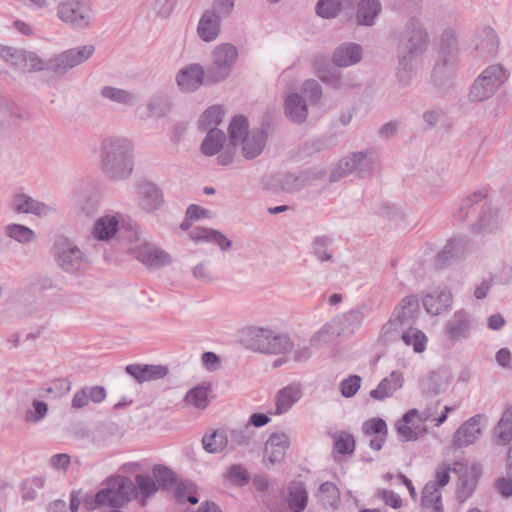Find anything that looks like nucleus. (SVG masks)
<instances>
[{"instance_id": "obj_56", "label": "nucleus", "mask_w": 512, "mask_h": 512, "mask_svg": "<svg viewBox=\"0 0 512 512\" xmlns=\"http://www.w3.org/2000/svg\"><path fill=\"white\" fill-rule=\"evenodd\" d=\"M487 196L485 190H477L471 195L467 196L463 199L458 212L455 214V218L458 221H464L468 216V209L471 208L474 204L482 201Z\"/></svg>"}, {"instance_id": "obj_9", "label": "nucleus", "mask_w": 512, "mask_h": 512, "mask_svg": "<svg viewBox=\"0 0 512 512\" xmlns=\"http://www.w3.org/2000/svg\"><path fill=\"white\" fill-rule=\"evenodd\" d=\"M454 468L449 464L442 463L435 471V479L426 483L422 491V505L430 512H443L442 496L440 488L448 484L450 471H457L460 463L456 462Z\"/></svg>"}, {"instance_id": "obj_28", "label": "nucleus", "mask_w": 512, "mask_h": 512, "mask_svg": "<svg viewBox=\"0 0 512 512\" xmlns=\"http://www.w3.org/2000/svg\"><path fill=\"white\" fill-rule=\"evenodd\" d=\"M119 214H106L98 218L92 229V236L100 241L110 240L118 231Z\"/></svg>"}, {"instance_id": "obj_33", "label": "nucleus", "mask_w": 512, "mask_h": 512, "mask_svg": "<svg viewBox=\"0 0 512 512\" xmlns=\"http://www.w3.org/2000/svg\"><path fill=\"white\" fill-rule=\"evenodd\" d=\"M334 320L341 335H351L360 328L364 320V313L359 309H352Z\"/></svg>"}, {"instance_id": "obj_5", "label": "nucleus", "mask_w": 512, "mask_h": 512, "mask_svg": "<svg viewBox=\"0 0 512 512\" xmlns=\"http://www.w3.org/2000/svg\"><path fill=\"white\" fill-rule=\"evenodd\" d=\"M136 493L133 481L125 476H112L107 479L106 487L99 490L94 498L85 501L87 509H95L99 506L120 508L126 504Z\"/></svg>"}, {"instance_id": "obj_36", "label": "nucleus", "mask_w": 512, "mask_h": 512, "mask_svg": "<svg viewBox=\"0 0 512 512\" xmlns=\"http://www.w3.org/2000/svg\"><path fill=\"white\" fill-rule=\"evenodd\" d=\"M288 505L293 512H302L307 506L308 494L304 483L292 482L288 487Z\"/></svg>"}, {"instance_id": "obj_24", "label": "nucleus", "mask_w": 512, "mask_h": 512, "mask_svg": "<svg viewBox=\"0 0 512 512\" xmlns=\"http://www.w3.org/2000/svg\"><path fill=\"white\" fill-rule=\"evenodd\" d=\"M362 59V47L359 44L346 42L339 45L333 52L332 62L337 67H349Z\"/></svg>"}, {"instance_id": "obj_64", "label": "nucleus", "mask_w": 512, "mask_h": 512, "mask_svg": "<svg viewBox=\"0 0 512 512\" xmlns=\"http://www.w3.org/2000/svg\"><path fill=\"white\" fill-rule=\"evenodd\" d=\"M32 406V410H27L25 419L30 423H38L47 415L48 405L43 401L34 400Z\"/></svg>"}, {"instance_id": "obj_7", "label": "nucleus", "mask_w": 512, "mask_h": 512, "mask_svg": "<svg viewBox=\"0 0 512 512\" xmlns=\"http://www.w3.org/2000/svg\"><path fill=\"white\" fill-rule=\"evenodd\" d=\"M212 63L206 70L208 83H219L229 77L238 59V50L231 43L217 45L211 54Z\"/></svg>"}, {"instance_id": "obj_63", "label": "nucleus", "mask_w": 512, "mask_h": 512, "mask_svg": "<svg viewBox=\"0 0 512 512\" xmlns=\"http://www.w3.org/2000/svg\"><path fill=\"white\" fill-rule=\"evenodd\" d=\"M135 482L144 497H150L158 490L157 484L152 476L136 475Z\"/></svg>"}, {"instance_id": "obj_17", "label": "nucleus", "mask_w": 512, "mask_h": 512, "mask_svg": "<svg viewBox=\"0 0 512 512\" xmlns=\"http://www.w3.org/2000/svg\"><path fill=\"white\" fill-rule=\"evenodd\" d=\"M473 330L471 315L464 309L454 312L445 325V335L451 341L466 339Z\"/></svg>"}, {"instance_id": "obj_57", "label": "nucleus", "mask_w": 512, "mask_h": 512, "mask_svg": "<svg viewBox=\"0 0 512 512\" xmlns=\"http://www.w3.org/2000/svg\"><path fill=\"white\" fill-rule=\"evenodd\" d=\"M227 436V449L236 450L238 447L247 446L249 444V435L245 429L225 430Z\"/></svg>"}, {"instance_id": "obj_35", "label": "nucleus", "mask_w": 512, "mask_h": 512, "mask_svg": "<svg viewBox=\"0 0 512 512\" xmlns=\"http://www.w3.org/2000/svg\"><path fill=\"white\" fill-rule=\"evenodd\" d=\"M419 309V302L416 296L404 297L399 306L393 312V320L400 324L409 323L416 315Z\"/></svg>"}, {"instance_id": "obj_43", "label": "nucleus", "mask_w": 512, "mask_h": 512, "mask_svg": "<svg viewBox=\"0 0 512 512\" xmlns=\"http://www.w3.org/2000/svg\"><path fill=\"white\" fill-rule=\"evenodd\" d=\"M466 243L462 239H452L447 242L443 250L437 256V262L445 265L450 260L458 257L465 250Z\"/></svg>"}, {"instance_id": "obj_42", "label": "nucleus", "mask_w": 512, "mask_h": 512, "mask_svg": "<svg viewBox=\"0 0 512 512\" xmlns=\"http://www.w3.org/2000/svg\"><path fill=\"white\" fill-rule=\"evenodd\" d=\"M203 447L208 453H221L227 449L225 430H216L202 439Z\"/></svg>"}, {"instance_id": "obj_61", "label": "nucleus", "mask_w": 512, "mask_h": 512, "mask_svg": "<svg viewBox=\"0 0 512 512\" xmlns=\"http://www.w3.org/2000/svg\"><path fill=\"white\" fill-rule=\"evenodd\" d=\"M500 226L497 217L484 213L478 222L474 225V231L477 233H492L495 232Z\"/></svg>"}, {"instance_id": "obj_53", "label": "nucleus", "mask_w": 512, "mask_h": 512, "mask_svg": "<svg viewBox=\"0 0 512 512\" xmlns=\"http://www.w3.org/2000/svg\"><path fill=\"white\" fill-rule=\"evenodd\" d=\"M75 204L82 213L90 217L98 210L100 200L95 194L85 193L77 196Z\"/></svg>"}, {"instance_id": "obj_25", "label": "nucleus", "mask_w": 512, "mask_h": 512, "mask_svg": "<svg viewBox=\"0 0 512 512\" xmlns=\"http://www.w3.org/2000/svg\"><path fill=\"white\" fill-rule=\"evenodd\" d=\"M451 380L452 377L447 371H432L420 380V387L424 394L438 395L448 389Z\"/></svg>"}, {"instance_id": "obj_59", "label": "nucleus", "mask_w": 512, "mask_h": 512, "mask_svg": "<svg viewBox=\"0 0 512 512\" xmlns=\"http://www.w3.org/2000/svg\"><path fill=\"white\" fill-rule=\"evenodd\" d=\"M302 94L311 104H317L322 97L321 85L315 79H307L301 87Z\"/></svg>"}, {"instance_id": "obj_60", "label": "nucleus", "mask_w": 512, "mask_h": 512, "mask_svg": "<svg viewBox=\"0 0 512 512\" xmlns=\"http://www.w3.org/2000/svg\"><path fill=\"white\" fill-rule=\"evenodd\" d=\"M362 379L359 375H350L339 383L341 395L345 398L353 397L361 387Z\"/></svg>"}, {"instance_id": "obj_52", "label": "nucleus", "mask_w": 512, "mask_h": 512, "mask_svg": "<svg viewBox=\"0 0 512 512\" xmlns=\"http://www.w3.org/2000/svg\"><path fill=\"white\" fill-rule=\"evenodd\" d=\"M152 473L156 484L163 488H170L177 483V475L164 465H155Z\"/></svg>"}, {"instance_id": "obj_48", "label": "nucleus", "mask_w": 512, "mask_h": 512, "mask_svg": "<svg viewBox=\"0 0 512 512\" xmlns=\"http://www.w3.org/2000/svg\"><path fill=\"white\" fill-rule=\"evenodd\" d=\"M338 336H341V333L338 329V326L333 319L329 323L325 324L310 340L312 346H317L324 343L332 342Z\"/></svg>"}, {"instance_id": "obj_8", "label": "nucleus", "mask_w": 512, "mask_h": 512, "mask_svg": "<svg viewBox=\"0 0 512 512\" xmlns=\"http://www.w3.org/2000/svg\"><path fill=\"white\" fill-rule=\"evenodd\" d=\"M229 145L240 149L244 158L254 159L264 150L267 140V130H228Z\"/></svg>"}, {"instance_id": "obj_4", "label": "nucleus", "mask_w": 512, "mask_h": 512, "mask_svg": "<svg viewBox=\"0 0 512 512\" xmlns=\"http://www.w3.org/2000/svg\"><path fill=\"white\" fill-rule=\"evenodd\" d=\"M243 343L252 351L273 355L291 352L294 347L287 334L257 326L243 332Z\"/></svg>"}, {"instance_id": "obj_39", "label": "nucleus", "mask_w": 512, "mask_h": 512, "mask_svg": "<svg viewBox=\"0 0 512 512\" xmlns=\"http://www.w3.org/2000/svg\"><path fill=\"white\" fill-rule=\"evenodd\" d=\"M226 108L222 104H215L208 107L198 119V128H218L224 116Z\"/></svg>"}, {"instance_id": "obj_41", "label": "nucleus", "mask_w": 512, "mask_h": 512, "mask_svg": "<svg viewBox=\"0 0 512 512\" xmlns=\"http://www.w3.org/2000/svg\"><path fill=\"white\" fill-rule=\"evenodd\" d=\"M498 443L506 445L512 440V410L503 412L494 430Z\"/></svg>"}, {"instance_id": "obj_2", "label": "nucleus", "mask_w": 512, "mask_h": 512, "mask_svg": "<svg viewBox=\"0 0 512 512\" xmlns=\"http://www.w3.org/2000/svg\"><path fill=\"white\" fill-rule=\"evenodd\" d=\"M103 172L113 180L128 179L135 166V146L126 137H108L100 147Z\"/></svg>"}, {"instance_id": "obj_11", "label": "nucleus", "mask_w": 512, "mask_h": 512, "mask_svg": "<svg viewBox=\"0 0 512 512\" xmlns=\"http://www.w3.org/2000/svg\"><path fill=\"white\" fill-rule=\"evenodd\" d=\"M57 17L75 29L89 27L93 13L91 8L79 0H64L57 5Z\"/></svg>"}, {"instance_id": "obj_45", "label": "nucleus", "mask_w": 512, "mask_h": 512, "mask_svg": "<svg viewBox=\"0 0 512 512\" xmlns=\"http://www.w3.org/2000/svg\"><path fill=\"white\" fill-rule=\"evenodd\" d=\"M5 234L9 238L22 244L32 242L36 237L35 232L32 229L25 225L16 223L7 225L5 227Z\"/></svg>"}, {"instance_id": "obj_38", "label": "nucleus", "mask_w": 512, "mask_h": 512, "mask_svg": "<svg viewBox=\"0 0 512 512\" xmlns=\"http://www.w3.org/2000/svg\"><path fill=\"white\" fill-rule=\"evenodd\" d=\"M333 238L327 235L316 236L310 244V253L320 262L332 261L333 252L330 246Z\"/></svg>"}, {"instance_id": "obj_29", "label": "nucleus", "mask_w": 512, "mask_h": 512, "mask_svg": "<svg viewBox=\"0 0 512 512\" xmlns=\"http://www.w3.org/2000/svg\"><path fill=\"white\" fill-rule=\"evenodd\" d=\"M221 19L217 14L205 11L201 16L197 33L201 40L205 42L214 41L220 33Z\"/></svg>"}, {"instance_id": "obj_12", "label": "nucleus", "mask_w": 512, "mask_h": 512, "mask_svg": "<svg viewBox=\"0 0 512 512\" xmlns=\"http://www.w3.org/2000/svg\"><path fill=\"white\" fill-rule=\"evenodd\" d=\"M457 51L458 39L456 33L451 29L445 30L440 41V54L442 59L435 64L432 72L435 81H442V79L452 76L454 66L453 56Z\"/></svg>"}, {"instance_id": "obj_23", "label": "nucleus", "mask_w": 512, "mask_h": 512, "mask_svg": "<svg viewBox=\"0 0 512 512\" xmlns=\"http://www.w3.org/2000/svg\"><path fill=\"white\" fill-rule=\"evenodd\" d=\"M302 397L300 383H291L280 389L275 396V414L287 413Z\"/></svg>"}, {"instance_id": "obj_51", "label": "nucleus", "mask_w": 512, "mask_h": 512, "mask_svg": "<svg viewBox=\"0 0 512 512\" xmlns=\"http://www.w3.org/2000/svg\"><path fill=\"white\" fill-rule=\"evenodd\" d=\"M71 389V383L65 378L52 381L49 386L41 389V396L56 399L67 394Z\"/></svg>"}, {"instance_id": "obj_49", "label": "nucleus", "mask_w": 512, "mask_h": 512, "mask_svg": "<svg viewBox=\"0 0 512 512\" xmlns=\"http://www.w3.org/2000/svg\"><path fill=\"white\" fill-rule=\"evenodd\" d=\"M354 164L352 153L341 158L330 173V182H337L347 175L355 173Z\"/></svg>"}, {"instance_id": "obj_15", "label": "nucleus", "mask_w": 512, "mask_h": 512, "mask_svg": "<svg viewBox=\"0 0 512 512\" xmlns=\"http://www.w3.org/2000/svg\"><path fill=\"white\" fill-rule=\"evenodd\" d=\"M138 205L146 213L160 209L164 204L162 189L154 182L140 180L136 183Z\"/></svg>"}, {"instance_id": "obj_14", "label": "nucleus", "mask_w": 512, "mask_h": 512, "mask_svg": "<svg viewBox=\"0 0 512 512\" xmlns=\"http://www.w3.org/2000/svg\"><path fill=\"white\" fill-rule=\"evenodd\" d=\"M129 251L134 258L151 268H160L171 263L170 255L152 243H139Z\"/></svg>"}, {"instance_id": "obj_10", "label": "nucleus", "mask_w": 512, "mask_h": 512, "mask_svg": "<svg viewBox=\"0 0 512 512\" xmlns=\"http://www.w3.org/2000/svg\"><path fill=\"white\" fill-rule=\"evenodd\" d=\"M56 262L65 272L74 274L88 266L85 253L71 240L60 238L55 242Z\"/></svg>"}, {"instance_id": "obj_46", "label": "nucleus", "mask_w": 512, "mask_h": 512, "mask_svg": "<svg viewBox=\"0 0 512 512\" xmlns=\"http://www.w3.org/2000/svg\"><path fill=\"white\" fill-rule=\"evenodd\" d=\"M402 340L407 346H412L414 352L422 353L426 349L427 337L417 328H409L402 333Z\"/></svg>"}, {"instance_id": "obj_21", "label": "nucleus", "mask_w": 512, "mask_h": 512, "mask_svg": "<svg viewBox=\"0 0 512 512\" xmlns=\"http://www.w3.org/2000/svg\"><path fill=\"white\" fill-rule=\"evenodd\" d=\"M452 294L446 287L436 288L427 293L423 298V306L427 313L439 315L451 306Z\"/></svg>"}, {"instance_id": "obj_54", "label": "nucleus", "mask_w": 512, "mask_h": 512, "mask_svg": "<svg viewBox=\"0 0 512 512\" xmlns=\"http://www.w3.org/2000/svg\"><path fill=\"white\" fill-rule=\"evenodd\" d=\"M25 54V50H20L0 44V57L7 63L21 70L24 66Z\"/></svg>"}, {"instance_id": "obj_30", "label": "nucleus", "mask_w": 512, "mask_h": 512, "mask_svg": "<svg viewBox=\"0 0 512 512\" xmlns=\"http://www.w3.org/2000/svg\"><path fill=\"white\" fill-rule=\"evenodd\" d=\"M286 116L295 124L303 123L308 115L305 99L298 93H291L285 99Z\"/></svg>"}, {"instance_id": "obj_50", "label": "nucleus", "mask_w": 512, "mask_h": 512, "mask_svg": "<svg viewBox=\"0 0 512 512\" xmlns=\"http://www.w3.org/2000/svg\"><path fill=\"white\" fill-rule=\"evenodd\" d=\"M101 95L113 102L119 104L131 105L135 102L136 97L134 94L112 86H105L101 89Z\"/></svg>"}, {"instance_id": "obj_37", "label": "nucleus", "mask_w": 512, "mask_h": 512, "mask_svg": "<svg viewBox=\"0 0 512 512\" xmlns=\"http://www.w3.org/2000/svg\"><path fill=\"white\" fill-rule=\"evenodd\" d=\"M226 141L223 130H208L201 144V151L205 156H214L224 149Z\"/></svg>"}, {"instance_id": "obj_32", "label": "nucleus", "mask_w": 512, "mask_h": 512, "mask_svg": "<svg viewBox=\"0 0 512 512\" xmlns=\"http://www.w3.org/2000/svg\"><path fill=\"white\" fill-rule=\"evenodd\" d=\"M353 161L355 162V173L361 178L370 177L377 164L376 155L372 150L353 152Z\"/></svg>"}, {"instance_id": "obj_13", "label": "nucleus", "mask_w": 512, "mask_h": 512, "mask_svg": "<svg viewBox=\"0 0 512 512\" xmlns=\"http://www.w3.org/2000/svg\"><path fill=\"white\" fill-rule=\"evenodd\" d=\"M322 170H305L299 172H283L272 176L271 180L281 191L296 193L308 186L313 180L324 176Z\"/></svg>"}, {"instance_id": "obj_27", "label": "nucleus", "mask_w": 512, "mask_h": 512, "mask_svg": "<svg viewBox=\"0 0 512 512\" xmlns=\"http://www.w3.org/2000/svg\"><path fill=\"white\" fill-rule=\"evenodd\" d=\"M125 371L139 383L161 379L168 373L167 368L164 366L142 364L127 365Z\"/></svg>"}, {"instance_id": "obj_44", "label": "nucleus", "mask_w": 512, "mask_h": 512, "mask_svg": "<svg viewBox=\"0 0 512 512\" xmlns=\"http://www.w3.org/2000/svg\"><path fill=\"white\" fill-rule=\"evenodd\" d=\"M147 107L151 115L163 117L171 111L173 100L165 94L156 95L150 99Z\"/></svg>"}, {"instance_id": "obj_62", "label": "nucleus", "mask_w": 512, "mask_h": 512, "mask_svg": "<svg viewBox=\"0 0 512 512\" xmlns=\"http://www.w3.org/2000/svg\"><path fill=\"white\" fill-rule=\"evenodd\" d=\"M363 432L367 436H386L387 425L381 418H372L364 422Z\"/></svg>"}, {"instance_id": "obj_40", "label": "nucleus", "mask_w": 512, "mask_h": 512, "mask_svg": "<svg viewBox=\"0 0 512 512\" xmlns=\"http://www.w3.org/2000/svg\"><path fill=\"white\" fill-rule=\"evenodd\" d=\"M316 497L323 506L336 508L340 502V492L333 482L322 483L316 493Z\"/></svg>"}, {"instance_id": "obj_47", "label": "nucleus", "mask_w": 512, "mask_h": 512, "mask_svg": "<svg viewBox=\"0 0 512 512\" xmlns=\"http://www.w3.org/2000/svg\"><path fill=\"white\" fill-rule=\"evenodd\" d=\"M184 401L198 409H205L208 405V387L204 384L195 386L186 393Z\"/></svg>"}, {"instance_id": "obj_22", "label": "nucleus", "mask_w": 512, "mask_h": 512, "mask_svg": "<svg viewBox=\"0 0 512 512\" xmlns=\"http://www.w3.org/2000/svg\"><path fill=\"white\" fill-rule=\"evenodd\" d=\"M404 385V375L398 370L392 371L384 377L378 386L370 391V397L377 401H383L401 389Z\"/></svg>"}, {"instance_id": "obj_26", "label": "nucleus", "mask_w": 512, "mask_h": 512, "mask_svg": "<svg viewBox=\"0 0 512 512\" xmlns=\"http://www.w3.org/2000/svg\"><path fill=\"white\" fill-rule=\"evenodd\" d=\"M289 445V437L285 433H272L265 443V457H267L271 464L279 463L284 459Z\"/></svg>"}, {"instance_id": "obj_34", "label": "nucleus", "mask_w": 512, "mask_h": 512, "mask_svg": "<svg viewBox=\"0 0 512 512\" xmlns=\"http://www.w3.org/2000/svg\"><path fill=\"white\" fill-rule=\"evenodd\" d=\"M317 75L322 82L334 89H350L355 85L352 81L343 77L338 70L329 66L319 67L317 69Z\"/></svg>"}, {"instance_id": "obj_31", "label": "nucleus", "mask_w": 512, "mask_h": 512, "mask_svg": "<svg viewBox=\"0 0 512 512\" xmlns=\"http://www.w3.org/2000/svg\"><path fill=\"white\" fill-rule=\"evenodd\" d=\"M382 10L379 0H360L357 5L356 21L358 25L372 26Z\"/></svg>"}, {"instance_id": "obj_20", "label": "nucleus", "mask_w": 512, "mask_h": 512, "mask_svg": "<svg viewBox=\"0 0 512 512\" xmlns=\"http://www.w3.org/2000/svg\"><path fill=\"white\" fill-rule=\"evenodd\" d=\"M206 72L200 64H189L180 69L176 75V82L181 92L191 93L200 88Z\"/></svg>"}, {"instance_id": "obj_3", "label": "nucleus", "mask_w": 512, "mask_h": 512, "mask_svg": "<svg viewBox=\"0 0 512 512\" xmlns=\"http://www.w3.org/2000/svg\"><path fill=\"white\" fill-rule=\"evenodd\" d=\"M94 52L95 46L87 44L65 50L48 60H43L36 53L26 51L22 70L29 72L47 70L57 77H62L72 68L86 62Z\"/></svg>"}, {"instance_id": "obj_16", "label": "nucleus", "mask_w": 512, "mask_h": 512, "mask_svg": "<svg viewBox=\"0 0 512 512\" xmlns=\"http://www.w3.org/2000/svg\"><path fill=\"white\" fill-rule=\"evenodd\" d=\"M12 209L21 214H32L37 217H47L56 212L53 205L34 199L26 193H16L12 198Z\"/></svg>"}, {"instance_id": "obj_58", "label": "nucleus", "mask_w": 512, "mask_h": 512, "mask_svg": "<svg viewBox=\"0 0 512 512\" xmlns=\"http://www.w3.org/2000/svg\"><path fill=\"white\" fill-rule=\"evenodd\" d=\"M340 8L338 0H319L316 4V13L322 18L331 19L337 16Z\"/></svg>"}, {"instance_id": "obj_55", "label": "nucleus", "mask_w": 512, "mask_h": 512, "mask_svg": "<svg viewBox=\"0 0 512 512\" xmlns=\"http://www.w3.org/2000/svg\"><path fill=\"white\" fill-rule=\"evenodd\" d=\"M45 484V478L35 476L26 479L22 484V498L26 501H33L37 497V491L42 489Z\"/></svg>"}, {"instance_id": "obj_18", "label": "nucleus", "mask_w": 512, "mask_h": 512, "mask_svg": "<svg viewBox=\"0 0 512 512\" xmlns=\"http://www.w3.org/2000/svg\"><path fill=\"white\" fill-rule=\"evenodd\" d=\"M484 416L477 414L466 420L454 433L452 445L463 448L474 444L482 434L481 421Z\"/></svg>"}, {"instance_id": "obj_1", "label": "nucleus", "mask_w": 512, "mask_h": 512, "mask_svg": "<svg viewBox=\"0 0 512 512\" xmlns=\"http://www.w3.org/2000/svg\"><path fill=\"white\" fill-rule=\"evenodd\" d=\"M430 39L421 19L410 17L396 36V76L402 86H409L417 69V63L427 51Z\"/></svg>"}, {"instance_id": "obj_19", "label": "nucleus", "mask_w": 512, "mask_h": 512, "mask_svg": "<svg viewBox=\"0 0 512 512\" xmlns=\"http://www.w3.org/2000/svg\"><path fill=\"white\" fill-rule=\"evenodd\" d=\"M471 46L479 57L492 56L498 50L499 38L493 28L482 26L476 30Z\"/></svg>"}, {"instance_id": "obj_6", "label": "nucleus", "mask_w": 512, "mask_h": 512, "mask_svg": "<svg viewBox=\"0 0 512 512\" xmlns=\"http://www.w3.org/2000/svg\"><path fill=\"white\" fill-rule=\"evenodd\" d=\"M508 70L501 64H492L486 67L474 80L469 99L472 102H481L489 99L507 81Z\"/></svg>"}]
</instances>
